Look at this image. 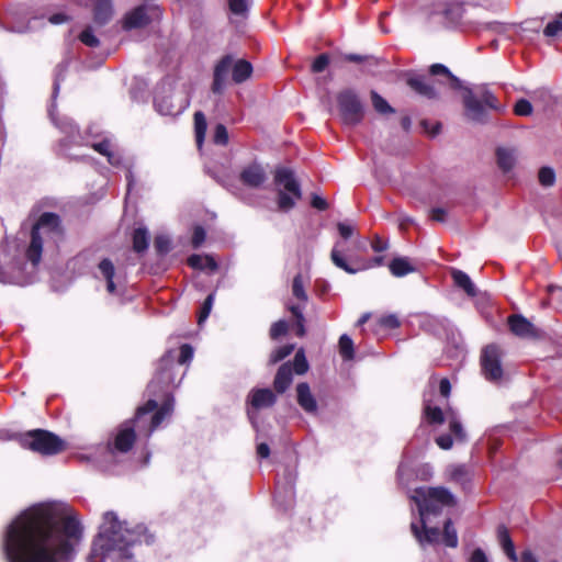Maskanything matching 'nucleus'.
Returning <instances> with one entry per match:
<instances>
[{
	"label": "nucleus",
	"instance_id": "42",
	"mask_svg": "<svg viewBox=\"0 0 562 562\" xmlns=\"http://www.w3.org/2000/svg\"><path fill=\"white\" fill-rule=\"evenodd\" d=\"M425 415L431 424H442L447 420V413L445 414L442 409L437 406L427 405L425 407Z\"/></svg>",
	"mask_w": 562,
	"mask_h": 562
},
{
	"label": "nucleus",
	"instance_id": "16",
	"mask_svg": "<svg viewBox=\"0 0 562 562\" xmlns=\"http://www.w3.org/2000/svg\"><path fill=\"white\" fill-rule=\"evenodd\" d=\"M463 105L465 116L477 123H484L487 120L486 108L481 103L476 94L470 88H463Z\"/></svg>",
	"mask_w": 562,
	"mask_h": 562
},
{
	"label": "nucleus",
	"instance_id": "7",
	"mask_svg": "<svg viewBox=\"0 0 562 562\" xmlns=\"http://www.w3.org/2000/svg\"><path fill=\"white\" fill-rule=\"evenodd\" d=\"M345 251V243L340 240L336 241L330 252V259L337 268L350 274H355L372 267H380L384 263V257L382 256L374 257L369 261H363L359 257L349 254L347 260V257L344 255Z\"/></svg>",
	"mask_w": 562,
	"mask_h": 562
},
{
	"label": "nucleus",
	"instance_id": "50",
	"mask_svg": "<svg viewBox=\"0 0 562 562\" xmlns=\"http://www.w3.org/2000/svg\"><path fill=\"white\" fill-rule=\"evenodd\" d=\"M292 292L296 299H299L303 302L307 301V295L304 290L303 280L300 274L295 276L293 279Z\"/></svg>",
	"mask_w": 562,
	"mask_h": 562
},
{
	"label": "nucleus",
	"instance_id": "29",
	"mask_svg": "<svg viewBox=\"0 0 562 562\" xmlns=\"http://www.w3.org/2000/svg\"><path fill=\"white\" fill-rule=\"evenodd\" d=\"M251 74L252 66L245 59H239L232 66V79L235 83H243L250 78Z\"/></svg>",
	"mask_w": 562,
	"mask_h": 562
},
{
	"label": "nucleus",
	"instance_id": "43",
	"mask_svg": "<svg viewBox=\"0 0 562 562\" xmlns=\"http://www.w3.org/2000/svg\"><path fill=\"white\" fill-rule=\"evenodd\" d=\"M294 350V345L288 344L273 350L270 355L269 363L274 364L290 356Z\"/></svg>",
	"mask_w": 562,
	"mask_h": 562
},
{
	"label": "nucleus",
	"instance_id": "6",
	"mask_svg": "<svg viewBox=\"0 0 562 562\" xmlns=\"http://www.w3.org/2000/svg\"><path fill=\"white\" fill-rule=\"evenodd\" d=\"M19 442L24 449L43 456H53L63 450V440L43 429H35L20 436Z\"/></svg>",
	"mask_w": 562,
	"mask_h": 562
},
{
	"label": "nucleus",
	"instance_id": "15",
	"mask_svg": "<svg viewBox=\"0 0 562 562\" xmlns=\"http://www.w3.org/2000/svg\"><path fill=\"white\" fill-rule=\"evenodd\" d=\"M268 180L266 168L257 161H252L239 172V181L247 188L261 189Z\"/></svg>",
	"mask_w": 562,
	"mask_h": 562
},
{
	"label": "nucleus",
	"instance_id": "35",
	"mask_svg": "<svg viewBox=\"0 0 562 562\" xmlns=\"http://www.w3.org/2000/svg\"><path fill=\"white\" fill-rule=\"evenodd\" d=\"M55 108V103H53L50 105V109H49V115L52 117V120L54 121L55 125L64 133H66L67 135H69V137H71V139L75 138V134L77 132V126L75 125V123L68 119V117H63L60 120H57L54 115V111L53 109Z\"/></svg>",
	"mask_w": 562,
	"mask_h": 562
},
{
	"label": "nucleus",
	"instance_id": "48",
	"mask_svg": "<svg viewBox=\"0 0 562 562\" xmlns=\"http://www.w3.org/2000/svg\"><path fill=\"white\" fill-rule=\"evenodd\" d=\"M80 41L89 46V47H97L100 44L99 38L94 35L93 30L91 26H87L79 35Z\"/></svg>",
	"mask_w": 562,
	"mask_h": 562
},
{
	"label": "nucleus",
	"instance_id": "52",
	"mask_svg": "<svg viewBox=\"0 0 562 562\" xmlns=\"http://www.w3.org/2000/svg\"><path fill=\"white\" fill-rule=\"evenodd\" d=\"M514 112L519 116H528L532 113V105L528 100L519 99L514 106Z\"/></svg>",
	"mask_w": 562,
	"mask_h": 562
},
{
	"label": "nucleus",
	"instance_id": "41",
	"mask_svg": "<svg viewBox=\"0 0 562 562\" xmlns=\"http://www.w3.org/2000/svg\"><path fill=\"white\" fill-rule=\"evenodd\" d=\"M371 101L374 110L380 114H392L395 110L378 92L371 91Z\"/></svg>",
	"mask_w": 562,
	"mask_h": 562
},
{
	"label": "nucleus",
	"instance_id": "20",
	"mask_svg": "<svg viewBox=\"0 0 562 562\" xmlns=\"http://www.w3.org/2000/svg\"><path fill=\"white\" fill-rule=\"evenodd\" d=\"M162 11L151 0H143V30L148 25L153 32L159 31Z\"/></svg>",
	"mask_w": 562,
	"mask_h": 562
},
{
	"label": "nucleus",
	"instance_id": "39",
	"mask_svg": "<svg viewBox=\"0 0 562 562\" xmlns=\"http://www.w3.org/2000/svg\"><path fill=\"white\" fill-rule=\"evenodd\" d=\"M475 94L486 109L496 111L501 109L497 98L487 88L481 87Z\"/></svg>",
	"mask_w": 562,
	"mask_h": 562
},
{
	"label": "nucleus",
	"instance_id": "31",
	"mask_svg": "<svg viewBox=\"0 0 562 562\" xmlns=\"http://www.w3.org/2000/svg\"><path fill=\"white\" fill-rule=\"evenodd\" d=\"M188 265L193 269L215 271L217 269V262L209 255H191L188 258Z\"/></svg>",
	"mask_w": 562,
	"mask_h": 562
},
{
	"label": "nucleus",
	"instance_id": "37",
	"mask_svg": "<svg viewBox=\"0 0 562 562\" xmlns=\"http://www.w3.org/2000/svg\"><path fill=\"white\" fill-rule=\"evenodd\" d=\"M447 422L449 423L450 432L454 436V438L459 441H463L465 439V431L453 411L447 412Z\"/></svg>",
	"mask_w": 562,
	"mask_h": 562
},
{
	"label": "nucleus",
	"instance_id": "51",
	"mask_svg": "<svg viewBox=\"0 0 562 562\" xmlns=\"http://www.w3.org/2000/svg\"><path fill=\"white\" fill-rule=\"evenodd\" d=\"M192 358H193V348L188 344L182 345L180 347V353H179L178 360L176 361L177 369L179 368V366L190 362L192 360Z\"/></svg>",
	"mask_w": 562,
	"mask_h": 562
},
{
	"label": "nucleus",
	"instance_id": "47",
	"mask_svg": "<svg viewBox=\"0 0 562 562\" xmlns=\"http://www.w3.org/2000/svg\"><path fill=\"white\" fill-rule=\"evenodd\" d=\"M293 369L296 374H304L308 370V363L303 350H299L295 353Z\"/></svg>",
	"mask_w": 562,
	"mask_h": 562
},
{
	"label": "nucleus",
	"instance_id": "25",
	"mask_svg": "<svg viewBox=\"0 0 562 562\" xmlns=\"http://www.w3.org/2000/svg\"><path fill=\"white\" fill-rule=\"evenodd\" d=\"M90 146L98 151L99 154L105 156L108 158V161L113 165L117 166L121 162V158L119 155H116L113 150V143L109 137H103L99 142H91Z\"/></svg>",
	"mask_w": 562,
	"mask_h": 562
},
{
	"label": "nucleus",
	"instance_id": "63",
	"mask_svg": "<svg viewBox=\"0 0 562 562\" xmlns=\"http://www.w3.org/2000/svg\"><path fill=\"white\" fill-rule=\"evenodd\" d=\"M371 247L375 252H382L389 248V244L386 240L382 239L381 237L375 236L371 243Z\"/></svg>",
	"mask_w": 562,
	"mask_h": 562
},
{
	"label": "nucleus",
	"instance_id": "24",
	"mask_svg": "<svg viewBox=\"0 0 562 562\" xmlns=\"http://www.w3.org/2000/svg\"><path fill=\"white\" fill-rule=\"evenodd\" d=\"M100 277L106 282V291L110 294H119L117 284L114 281L115 268L110 259H103L98 266Z\"/></svg>",
	"mask_w": 562,
	"mask_h": 562
},
{
	"label": "nucleus",
	"instance_id": "26",
	"mask_svg": "<svg viewBox=\"0 0 562 562\" xmlns=\"http://www.w3.org/2000/svg\"><path fill=\"white\" fill-rule=\"evenodd\" d=\"M497 539L504 553L512 562H518V557L515 550L514 542L509 536V532L505 526H499L497 529Z\"/></svg>",
	"mask_w": 562,
	"mask_h": 562
},
{
	"label": "nucleus",
	"instance_id": "53",
	"mask_svg": "<svg viewBox=\"0 0 562 562\" xmlns=\"http://www.w3.org/2000/svg\"><path fill=\"white\" fill-rule=\"evenodd\" d=\"M561 31H562V14L558 19H555L547 24V26L543 30V34L546 36L551 37V36L558 35Z\"/></svg>",
	"mask_w": 562,
	"mask_h": 562
},
{
	"label": "nucleus",
	"instance_id": "49",
	"mask_svg": "<svg viewBox=\"0 0 562 562\" xmlns=\"http://www.w3.org/2000/svg\"><path fill=\"white\" fill-rule=\"evenodd\" d=\"M213 142L216 145L225 146L228 144V132L225 125L217 124L213 133Z\"/></svg>",
	"mask_w": 562,
	"mask_h": 562
},
{
	"label": "nucleus",
	"instance_id": "62",
	"mask_svg": "<svg viewBox=\"0 0 562 562\" xmlns=\"http://www.w3.org/2000/svg\"><path fill=\"white\" fill-rule=\"evenodd\" d=\"M311 204L314 209H316L318 211H325L328 209L327 201L317 194L312 195Z\"/></svg>",
	"mask_w": 562,
	"mask_h": 562
},
{
	"label": "nucleus",
	"instance_id": "45",
	"mask_svg": "<svg viewBox=\"0 0 562 562\" xmlns=\"http://www.w3.org/2000/svg\"><path fill=\"white\" fill-rule=\"evenodd\" d=\"M214 300H215V294L214 293H210L203 305L201 306V310H200V313H199V316H198V324L201 326L205 321L206 318L209 317L211 311H212V307H213V303H214Z\"/></svg>",
	"mask_w": 562,
	"mask_h": 562
},
{
	"label": "nucleus",
	"instance_id": "54",
	"mask_svg": "<svg viewBox=\"0 0 562 562\" xmlns=\"http://www.w3.org/2000/svg\"><path fill=\"white\" fill-rule=\"evenodd\" d=\"M154 245L157 252L159 254H167L171 248L170 239L165 235L157 236L155 238Z\"/></svg>",
	"mask_w": 562,
	"mask_h": 562
},
{
	"label": "nucleus",
	"instance_id": "33",
	"mask_svg": "<svg viewBox=\"0 0 562 562\" xmlns=\"http://www.w3.org/2000/svg\"><path fill=\"white\" fill-rule=\"evenodd\" d=\"M120 23L124 31L138 29L140 26V5H136L126 12Z\"/></svg>",
	"mask_w": 562,
	"mask_h": 562
},
{
	"label": "nucleus",
	"instance_id": "38",
	"mask_svg": "<svg viewBox=\"0 0 562 562\" xmlns=\"http://www.w3.org/2000/svg\"><path fill=\"white\" fill-rule=\"evenodd\" d=\"M206 119L205 115L198 111L194 113V130H195V140L199 147L202 146V143L204 140V136L206 133Z\"/></svg>",
	"mask_w": 562,
	"mask_h": 562
},
{
	"label": "nucleus",
	"instance_id": "9",
	"mask_svg": "<svg viewBox=\"0 0 562 562\" xmlns=\"http://www.w3.org/2000/svg\"><path fill=\"white\" fill-rule=\"evenodd\" d=\"M189 99L182 91L170 90L168 93L165 87L157 90L154 104L162 115L176 116L181 114L189 106Z\"/></svg>",
	"mask_w": 562,
	"mask_h": 562
},
{
	"label": "nucleus",
	"instance_id": "58",
	"mask_svg": "<svg viewBox=\"0 0 562 562\" xmlns=\"http://www.w3.org/2000/svg\"><path fill=\"white\" fill-rule=\"evenodd\" d=\"M380 325L384 326L386 328L394 329V328L400 327L401 323H400V321H398L396 315L389 314V315H385V316L381 317Z\"/></svg>",
	"mask_w": 562,
	"mask_h": 562
},
{
	"label": "nucleus",
	"instance_id": "8",
	"mask_svg": "<svg viewBox=\"0 0 562 562\" xmlns=\"http://www.w3.org/2000/svg\"><path fill=\"white\" fill-rule=\"evenodd\" d=\"M274 181L278 186H282L290 194L280 190L278 193V205L282 211H289L295 205V200L301 199V189L295 180L293 172L286 168L276 170Z\"/></svg>",
	"mask_w": 562,
	"mask_h": 562
},
{
	"label": "nucleus",
	"instance_id": "4",
	"mask_svg": "<svg viewBox=\"0 0 562 562\" xmlns=\"http://www.w3.org/2000/svg\"><path fill=\"white\" fill-rule=\"evenodd\" d=\"M412 499L418 507L420 527L417 522L411 524V530L420 546L436 544L440 540V531L437 527H427L426 516L440 513L442 507H451L456 504L453 494L446 487H417L412 494Z\"/></svg>",
	"mask_w": 562,
	"mask_h": 562
},
{
	"label": "nucleus",
	"instance_id": "61",
	"mask_svg": "<svg viewBox=\"0 0 562 562\" xmlns=\"http://www.w3.org/2000/svg\"><path fill=\"white\" fill-rule=\"evenodd\" d=\"M65 69H66L65 65H59L57 67V74H56V78H55V81H54V88H53V99L54 100L58 95V92H59V89H60V81L63 80L61 74L65 71Z\"/></svg>",
	"mask_w": 562,
	"mask_h": 562
},
{
	"label": "nucleus",
	"instance_id": "57",
	"mask_svg": "<svg viewBox=\"0 0 562 562\" xmlns=\"http://www.w3.org/2000/svg\"><path fill=\"white\" fill-rule=\"evenodd\" d=\"M329 64V58L326 54H321L315 58L312 64V70L314 72H322Z\"/></svg>",
	"mask_w": 562,
	"mask_h": 562
},
{
	"label": "nucleus",
	"instance_id": "17",
	"mask_svg": "<svg viewBox=\"0 0 562 562\" xmlns=\"http://www.w3.org/2000/svg\"><path fill=\"white\" fill-rule=\"evenodd\" d=\"M508 325L512 333L520 338H530L536 339L541 337L542 333L538 328H536L532 323H530L522 315H512L508 317Z\"/></svg>",
	"mask_w": 562,
	"mask_h": 562
},
{
	"label": "nucleus",
	"instance_id": "21",
	"mask_svg": "<svg viewBox=\"0 0 562 562\" xmlns=\"http://www.w3.org/2000/svg\"><path fill=\"white\" fill-rule=\"evenodd\" d=\"M407 85L419 95L429 99H439V92L432 83H430L424 76H411L407 79Z\"/></svg>",
	"mask_w": 562,
	"mask_h": 562
},
{
	"label": "nucleus",
	"instance_id": "44",
	"mask_svg": "<svg viewBox=\"0 0 562 562\" xmlns=\"http://www.w3.org/2000/svg\"><path fill=\"white\" fill-rule=\"evenodd\" d=\"M231 12L235 15L245 16L248 12L249 0H227Z\"/></svg>",
	"mask_w": 562,
	"mask_h": 562
},
{
	"label": "nucleus",
	"instance_id": "1",
	"mask_svg": "<svg viewBox=\"0 0 562 562\" xmlns=\"http://www.w3.org/2000/svg\"><path fill=\"white\" fill-rule=\"evenodd\" d=\"M81 535V525L67 506L41 503L5 527L2 551L8 562H70Z\"/></svg>",
	"mask_w": 562,
	"mask_h": 562
},
{
	"label": "nucleus",
	"instance_id": "46",
	"mask_svg": "<svg viewBox=\"0 0 562 562\" xmlns=\"http://www.w3.org/2000/svg\"><path fill=\"white\" fill-rule=\"evenodd\" d=\"M538 179L543 187H551L555 182V172L550 167H542L539 170Z\"/></svg>",
	"mask_w": 562,
	"mask_h": 562
},
{
	"label": "nucleus",
	"instance_id": "55",
	"mask_svg": "<svg viewBox=\"0 0 562 562\" xmlns=\"http://www.w3.org/2000/svg\"><path fill=\"white\" fill-rule=\"evenodd\" d=\"M205 237V229L202 226H195L191 239L193 248H199L204 243Z\"/></svg>",
	"mask_w": 562,
	"mask_h": 562
},
{
	"label": "nucleus",
	"instance_id": "64",
	"mask_svg": "<svg viewBox=\"0 0 562 562\" xmlns=\"http://www.w3.org/2000/svg\"><path fill=\"white\" fill-rule=\"evenodd\" d=\"M470 562H488V560L484 551L477 548L472 552Z\"/></svg>",
	"mask_w": 562,
	"mask_h": 562
},
{
	"label": "nucleus",
	"instance_id": "36",
	"mask_svg": "<svg viewBox=\"0 0 562 562\" xmlns=\"http://www.w3.org/2000/svg\"><path fill=\"white\" fill-rule=\"evenodd\" d=\"M442 542L449 548L458 547V533L451 519H447L443 524Z\"/></svg>",
	"mask_w": 562,
	"mask_h": 562
},
{
	"label": "nucleus",
	"instance_id": "18",
	"mask_svg": "<svg viewBox=\"0 0 562 562\" xmlns=\"http://www.w3.org/2000/svg\"><path fill=\"white\" fill-rule=\"evenodd\" d=\"M233 57L226 55L222 57L214 67L212 91L214 93H222L228 78V74L232 70Z\"/></svg>",
	"mask_w": 562,
	"mask_h": 562
},
{
	"label": "nucleus",
	"instance_id": "13",
	"mask_svg": "<svg viewBox=\"0 0 562 562\" xmlns=\"http://www.w3.org/2000/svg\"><path fill=\"white\" fill-rule=\"evenodd\" d=\"M502 351L496 345L486 346L481 356L482 371L486 380L497 382L503 376Z\"/></svg>",
	"mask_w": 562,
	"mask_h": 562
},
{
	"label": "nucleus",
	"instance_id": "32",
	"mask_svg": "<svg viewBox=\"0 0 562 562\" xmlns=\"http://www.w3.org/2000/svg\"><path fill=\"white\" fill-rule=\"evenodd\" d=\"M497 165L504 171H510L516 164V154L514 149L498 148L496 150Z\"/></svg>",
	"mask_w": 562,
	"mask_h": 562
},
{
	"label": "nucleus",
	"instance_id": "56",
	"mask_svg": "<svg viewBox=\"0 0 562 562\" xmlns=\"http://www.w3.org/2000/svg\"><path fill=\"white\" fill-rule=\"evenodd\" d=\"M288 331V324L284 321H279L272 324L270 328V336L272 339H277L282 335H285Z\"/></svg>",
	"mask_w": 562,
	"mask_h": 562
},
{
	"label": "nucleus",
	"instance_id": "5",
	"mask_svg": "<svg viewBox=\"0 0 562 562\" xmlns=\"http://www.w3.org/2000/svg\"><path fill=\"white\" fill-rule=\"evenodd\" d=\"M61 233L60 218L57 214L43 213L32 229L31 244L27 248V259L36 266L42 257L43 237H58Z\"/></svg>",
	"mask_w": 562,
	"mask_h": 562
},
{
	"label": "nucleus",
	"instance_id": "27",
	"mask_svg": "<svg viewBox=\"0 0 562 562\" xmlns=\"http://www.w3.org/2000/svg\"><path fill=\"white\" fill-rule=\"evenodd\" d=\"M389 269L392 276L396 278H402L412 273L416 270L415 266L412 263L411 259L407 257H397L394 258L389 263Z\"/></svg>",
	"mask_w": 562,
	"mask_h": 562
},
{
	"label": "nucleus",
	"instance_id": "59",
	"mask_svg": "<svg viewBox=\"0 0 562 562\" xmlns=\"http://www.w3.org/2000/svg\"><path fill=\"white\" fill-rule=\"evenodd\" d=\"M337 229L339 232V235L341 236V238L344 239H348L352 236L353 234V226L348 224V223H345V222H339L337 224Z\"/></svg>",
	"mask_w": 562,
	"mask_h": 562
},
{
	"label": "nucleus",
	"instance_id": "22",
	"mask_svg": "<svg viewBox=\"0 0 562 562\" xmlns=\"http://www.w3.org/2000/svg\"><path fill=\"white\" fill-rule=\"evenodd\" d=\"M291 362L283 363L274 376L273 387L277 393L283 394L291 385L293 381Z\"/></svg>",
	"mask_w": 562,
	"mask_h": 562
},
{
	"label": "nucleus",
	"instance_id": "10",
	"mask_svg": "<svg viewBox=\"0 0 562 562\" xmlns=\"http://www.w3.org/2000/svg\"><path fill=\"white\" fill-rule=\"evenodd\" d=\"M339 113L344 124L355 126L363 119V106L355 91L346 89L337 95Z\"/></svg>",
	"mask_w": 562,
	"mask_h": 562
},
{
	"label": "nucleus",
	"instance_id": "3",
	"mask_svg": "<svg viewBox=\"0 0 562 562\" xmlns=\"http://www.w3.org/2000/svg\"><path fill=\"white\" fill-rule=\"evenodd\" d=\"M140 532L137 525L121 520L115 512H105L99 533L92 543V554L101 560L112 559L115 562H136L135 548Z\"/></svg>",
	"mask_w": 562,
	"mask_h": 562
},
{
	"label": "nucleus",
	"instance_id": "34",
	"mask_svg": "<svg viewBox=\"0 0 562 562\" xmlns=\"http://www.w3.org/2000/svg\"><path fill=\"white\" fill-rule=\"evenodd\" d=\"M449 479L460 485L470 481L471 473L467 465L458 464L449 468Z\"/></svg>",
	"mask_w": 562,
	"mask_h": 562
},
{
	"label": "nucleus",
	"instance_id": "60",
	"mask_svg": "<svg viewBox=\"0 0 562 562\" xmlns=\"http://www.w3.org/2000/svg\"><path fill=\"white\" fill-rule=\"evenodd\" d=\"M436 443L443 450H448L453 445V439L450 434L440 435L436 438Z\"/></svg>",
	"mask_w": 562,
	"mask_h": 562
},
{
	"label": "nucleus",
	"instance_id": "2",
	"mask_svg": "<svg viewBox=\"0 0 562 562\" xmlns=\"http://www.w3.org/2000/svg\"><path fill=\"white\" fill-rule=\"evenodd\" d=\"M175 355L169 351L158 362L155 378L148 384L150 397L143 404V426L148 424L147 436L168 420L175 409L173 389L177 386Z\"/></svg>",
	"mask_w": 562,
	"mask_h": 562
},
{
	"label": "nucleus",
	"instance_id": "28",
	"mask_svg": "<svg viewBox=\"0 0 562 562\" xmlns=\"http://www.w3.org/2000/svg\"><path fill=\"white\" fill-rule=\"evenodd\" d=\"M451 277L454 284L462 289L469 296H475L477 294V289L475 284L472 282L471 278L463 271L458 269H452Z\"/></svg>",
	"mask_w": 562,
	"mask_h": 562
},
{
	"label": "nucleus",
	"instance_id": "30",
	"mask_svg": "<svg viewBox=\"0 0 562 562\" xmlns=\"http://www.w3.org/2000/svg\"><path fill=\"white\" fill-rule=\"evenodd\" d=\"M429 74L432 75V76H445L448 79L451 89H453V90H461V89H463L461 80L458 77H456L449 70V68L446 67L442 64H432L429 67Z\"/></svg>",
	"mask_w": 562,
	"mask_h": 562
},
{
	"label": "nucleus",
	"instance_id": "23",
	"mask_svg": "<svg viewBox=\"0 0 562 562\" xmlns=\"http://www.w3.org/2000/svg\"><path fill=\"white\" fill-rule=\"evenodd\" d=\"M297 403L306 413H315L317 411V402L311 392L310 385L305 382L299 383L296 386Z\"/></svg>",
	"mask_w": 562,
	"mask_h": 562
},
{
	"label": "nucleus",
	"instance_id": "19",
	"mask_svg": "<svg viewBox=\"0 0 562 562\" xmlns=\"http://www.w3.org/2000/svg\"><path fill=\"white\" fill-rule=\"evenodd\" d=\"M114 15V5L112 0H93L92 19L97 26L106 25Z\"/></svg>",
	"mask_w": 562,
	"mask_h": 562
},
{
	"label": "nucleus",
	"instance_id": "40",
	"mask_svg": "<svg viewBox=\"0 0 562 562\" xmlns=\"http://www.w3.org/2000/svg\"><path fill=\"white\" fill-rule=\"evenodd\" d=\"M339 352L344 360L349 361L353 359V341L347 334L341 335L339 338Z\"/></svg>",
	"mask_w": 562,
	"mask_h": 562
},
{
	"label": "nucleus",
	"instance_id": "11",
	"mask_svg": "<svg viewBox=\"0 0 562 562\" xmlns=\"http://www.w3.org/2000/svg\"><path fill=\"white\" fill-rule=\"evenodd\" d=\"M140 416V406L135 408V418L124 422L117 429L113 441L108 443V449L112 454L126 453L135 443L136 432L135 427L137 418Z\"/></svg>",
	"mask_w": 562,
	"mask_h": 562
},
{
	"label": "nucleus",
	"instance_id": "12",
	"mask_svg": "<svg viewBox=\"0 0 562 562\" xmlns=\"http://www.w3.org/2000/svg\"><path fill=\"white\" fill-rule=\"evenodd\" d=\"M277 396L270 389H252L247 396V415L254 427H257V412L272 407Z\"/></svg>",
	"mask_w": 562,
	"mask_h": 562
},
{
	"label": "nucleus",
	"instance_id": "14",
	"mask_svg": "<svg viewBox=\"0 0 562 562\" xmlns=\"http://www.w3.org/2000/svg\"><path fill=\"white\" fill-rule=\"evenodd\" d=\"M137 195L132 192V182L128 180L127 193L125 198V207L123 222L127 225L133 224V249L140 252V225L137 223Z\"/></svg>",
	"mask_w": 562,
	"mask_h": 562
}]
</instances>
